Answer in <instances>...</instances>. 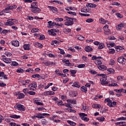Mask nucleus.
Instances as JSON below:
<instances>
[{
    "label": "nucleus",
    "instance_id": "f257e3e1",
    "mask_svg": "<svg viewBox=\"0 0 126 126\" xmlns=\"http://www.w3.org/2000/svg\"><path fill=\"white\" fill-rule=\"evenodd\" d=\"M65 19L67 22H65L64 24L66 26H70L73 25V21H72V18L68 17L67 16L64 17Z\"/></svg>",
    "mask_w": 126,
    "mask_h": 126
},
{
    "label": "nucleus",
    "instance_id": "f03ea898",
    "mask_svg": "<svg viewBox=\"0 0 126 126\" xmlns=\"http://www.w3.org/2000/svg\"><path fill=\"white\" fill-rule=\"evenodd\" d=\"M31 11L33 12V13H39L40 11H41V9L39 8L38 7L33 6L32 5V7H31Z\"/></svg>",
    "mask_w": 126,
    "mask_h": 126
},
{
    "label": "nucleus",
    "instance_id": "7ed1b4c3",
    "mask_svg": "<svg viewBox=\"0 0 126 126\" xmlns=\"http://www.w3.org/2000/svg\"><path fill=\"white\" fill-rule=\"evenodd\" d=\"M107 75H105L102 78L100 79V83L102 85H107L109 84V82L107 81Z\"/></svg>",
    "mask_w": 126,
    "mask_h": 126
},
{
    "label": "nucleus",
    "instance_id": "20e7f679",
    "mask_svg": "<svg viewBox=\"0 0 126 126\" xmlns=\"http://www.w3.org/2000/svg\"><path fill=\"white\" fill-rule=\"evenodd\" d=\"M117 61L118 62V63H122V64H125V63H126V59H125V58L124 57H119L118 59H117Z\"/></svg>",
    "mask_w": 126,
    "mask_h": 126
},
{
    "label": "nucleus",
    "instance_id": "39448f33",
    "mask_svg": "<svg viewBox=\"0 0 126 126\" xmlns=\"http://www.w3.org/2000/svg\"><path fill=\"white\" fill-rule=\"evenodd\" d=\"M12 45L14 46V47H19V42L18 40H14L11 42Z\"/></svg>",
    "mask_w": 126,
    "mask_h": 126
},
{
    "label": "nucleus",
    "instance_id": "423d86ee",
    "mask_svg": "<svg viewBox=\"0 0 126 126\" xmlns=\"http://www.w3.org/2000/svg\"><path fill=\"white\" fill-rule=\"evenodd\" d=\"M18 108V110L19 111H25V109L24 108V106L21 104H18L17 106Z\"/></svg>",
    "mask_w": 126,
    "mask_h": 126
},
{
    "label": "nucleus",
    "instance_id": "0eeeda50",
    "mask_svg": "<svg viewBox=\"0 0 126 126\" xmlns=\"http://www.w3.org/2000/svg\"><path fill=\"white\" fill-rule=\"evenodd\" d=\"M86 6L87 7H96V6H97V5H96V4H93V3H88L86 4Z\"/></svg>",
    "mask_w": 126,
    "mask_h": 126
},
{
    "label": "nucleus",
    "instance_id": "6e6552de",
    "mask_svg": "<svg viewBox=\"0 0 126 126\" xmlns=\"http://www.w3.org/2000/svg\"><path fill=\"white\" fill-rule=\"evenodd\" d=\"M98 69L100 70H102V71H104V70H106V69H107V66L104 65H100L98 66Z\"/></svg>",
    "mask_w": 126,
    "mask_h": 126
},
{
    "label": "nucleus",
    "instance_id": "1a4fd4ad",
    "mask_svg": "<svg viewBox=\"0 0 126 126\" xmlns=\"http://www.w3.org/2000/svg\"><path fill=\"white\" fill-rule=\"evenodd\" d=\"M126 25L125 23H122L118 25L117 27H116L117 29H121L122 27H126Z\"/></svg>",
    "mask_w": 126,
    "mask_h": 126
},
{
    "label": "nucleus",
    "instance_id": "9d476101",
    "mask_svg": "<svg viewBox=\"0 0 126 126\" xmlns=\"http://www.w3.org/2000/svg\"><path fill=\"white\" fill-rule=\"evenodd\" d=\"M85 51H86V52H91V51H93V49L92 48V47L88 46L85 48Z\"/></svg>",
    "mask_w": 126,
    "mask_h": 126
},
{
    "label": "nucleus",
    "instance_id": "9b49d317",
    "mask_svg": "<svg viewBox=\"0 0 126 126\" xmlns=\"http://www.w3.org/2000/svg\"><path fill=\"white\" fill-rule=\"evenodd\" d=\"M48 8H50L53 12H56V11H58V9L54 6H48Z\"/></svg>",
    "mask_w": 126,
    "mask_h": 126
},
{
    "label": "nucleus",
    "instance_id": "f8f14e48",
    "mask_svg": "<svg viewBox=\"0 0 126 126\" xmlns=\"http://www.w3.org/2000/svg\"><path fill=\"white\" fill-rule=\"evenodd\" d=\"M44 95H54L55 92L52 91H47L44 93Z\"/></svg>",
    "mask_w": 126,
    "mask_h": 126
},
{
    "label": "nucleus",
    "instance_id": "ddd939ff",
    "mask_svg": "<svg viewBox=\"0 0 126 126\" xmlns=\"http://www.w3.org/2000/svg\"><path fill=\"white\" fill-rule=\"evenodd\" d=\"M115 48L116 49L117 52H120V51H122V50H124V48L120 46H115Z\"/></svg>",
    "mask_w": 126,
    "mask_h": 126
},
{
    "label": "nucleus",
    "instance_id": "4468645a",
    "mask_svg": "<svg viewBox=\"0 0 126 126\" xmlns=\"http://www.w3.org/2000/svg\"><path fill=\"white\" fill-rule=\"evenodd\" d=\"M3 61L4 63H11V60L7 58H3Z\"/></svg>",
    "mask_w": 126,
    "mask_h": 126
},
{
    "label": "nucleus",
    "instance_id": "2eb2a0df",
    "mask_svg": "<svg viewBox=\"0 0 126 126\" xmlns=\"http://www.w3.org/2000/svg\"><path fill=\"white\" fill-rule=\"evenodd\" d=\"M92 107L94 109H100L101 106L100 104H93Z\"/></svg>",
    "mask_w": 126,
    "mask_h": 126
},
{
    "label": "nucleus",
    "instance_id": "dca6fc26",
    "mask_svg": "<svg viewBox=\"0 0 126 126\" xmlns=\"http://www.w3.org/2000/svg\"><path fill=\"white\" fill-rule=\"evenodd\" d=\"M63 31L65 33V34H67V33H69V32H71V29L65 28L63 30Z\"/></svg>",
    "mask_w": 126,
    "mask_h": 126
},
{
    "label": "nucleus",
    "instance_id": "f3484780",
    "mask_svg": "<svg viewBox=\"0 0 126 126\" xmlns=\"http://www.w3.org/2000/svg\"><path fill=\"white\" fill-rule=\"evenodd\" d=\"M67 123H68V124H69L70 126H76V123H75L71 121L68 120L67 121Z\"/></svg>",
    "mask_w": 126,
    "mask_h": 126
},
{
    "label": "nucleus",
    "instance_id": "a211bd4d",
    "mask_svg": "<svg viewBox=\"0 0 126 126\" xmlns=\"http://www.w3.org/2000/svg\"><path fill=\"white\" fill-rule=\"evenodd\" d=\"M77 38V39H78V40H80V41H84L85 39V38L82 35H78Z\"/></svg>",
    "mask_w": 126,
    "mask_h": 126
},
{
    "label": "nucleus",
    "instance_id": "6ab92c4d",
    "mask_svg": "<svg viewBox=\"0 0 126 126\" xmlns=\"http://www.w3.org/2000/svg\"><path fill=\"white\" fill-rule=\"evenodd\" d=\"M72 86H74V87H77V88H79L80 87V85H79V83L75 82L73 84Z\"/></svg>",
    "mask_w": 126,
    "mask_h": 126
},
{
    "label": "nucleus",
    "instance_id": "aec40b11",
    "mask_svg": "<svg viewBox=\"0 0 126 126\" xmlns=\"http://www.w3.org/2000/svg\"><path fill=\"white\" fill-rule=\"evenodd\" d=\"M104 48H105V45L103 43H100L99 44V46L98 47L99 50H102V49Z\"/></svg>",
    "mask_w": 126,
    "mask_h": 126
},
{
    "label": "nucleus",
    "instance_id": "412c9836",
    "mask_svg": "<svg viewBox=\"0 0 126 126\" xmlns=\"http://www.w3.org/2000/svg\"><path fill=\"white\" fill-rule=\"evenodd\" d=\"M24 50H30V45L29 44H25L24 45Z\"/></svg>",
    "mask_w": 126,
    "mask_h": 126
},
{
    "label": "nucleus",
    "instance_id": "4be33fe9",
    "mask_svg": "<svg viewBox=\"0 0 126 126\" xmlns=\"http://www.w3.org/2000/svg\"><path fill=\"white\" fill-rule=\"evenodd\" d=\"M36 116H35L36 118L37 119H43L44 118V116H42L41 113L36 114Z\"/></svg>",
    "mask_w": 126,
    "mask_h": 126
},
{
    "label": "nucleus",
    "instance_id": "5701e85b",
    "mask_svg": "<svg viewBox=\"0 0 126 126\" xmlns=\"http://www.w3.org/2000/svg\"><path fill=\"white\" fill-rule=\"evenodd\" d=\"M34 45H35V47H38L39 48H43V45L41 43H39L38 42H35Z\"/></svg>",
    "mask_w": 126,
    "mask_h": 126
},
{
    "label": "nucleus",
    "instance_id": "b1692460",
    "mask_svg": "<svg viewBox=\"0 0 126 126\" xmlns=\"http://www.w3.org/2000/svg\"><path fill=\"white\" fill-rule=\"evenodd\" d=\"M10 117L12 118L13 119H20V116L16 115H11Z\"/></svg>",
    "mask_w": 126,
    "mask_h": 126
},
{
    "label": "nucleus",
    "instance_id": "393cba45",
    "mask_svg": "<svg viewBox=\"0 0 126 126\" xmlns=\"http://www.w3.org/2000/svg\"><path fill=\"white\" fill-rule=\"evenodd\" d=\"M81 12H88L89 11L88 9H87V8L86 7L82 8L81 10Z\"/></svg>",
    "mask_w": 126,
    "mask_h": 126
},
{
    "label": "nucleus",
    "instance_id": "a878e982",
    "mask_svg": "<svg viewBox=\"0 0 126 126\" xmlns=\"http://www.w3.org/2000/svg\"><path fill=\"white\" fill-rule=\"evenodd\" d=\"M49 34V35H52V36H56V35H57V33H56V32H55L53 31H51V30L48 31Z\"/></svg>",
    "mask_w": 126,
    "mask_h": 126
},
{
    "label": "nucleus",
    "instance_id": "bb28decb",
    "mask_svg": "<svg viewBox=\"0 0 126 126\" xmlns=\"http://www.w3.org/2000/svg\"><path fill=\"white\" fill-rule=\"evenodd\" d=\"M81 89H82V91H83V92H85V93H86L87 92V88L84 87V86H82L81 87Z\"/></svg>",
    "mask_w": 126,
    "mask_h": 126
},
{
    "label": "nucleus",
    "instance_id": "cd10ccee",
    "mask_svg": "<svg viewBox=\"0 0 126 126\" xmlns=\"http://www.w3.org/2000/svg\"><path fill=\"white\" fill-rule=\"evenodd\" d=\"M57 23H52L51 24H49L48 25V28H52V26H55V25H56Z\"/></svg>",
    "mask_w": 126,
    "mask_h": 126
},
{
    "label": "nucleus",
    "instance_id": "c85d7f7f",
    "mask_svg": "<svg viewBox=\"0 0 126 126\" xmlns=\"http://www.w3.org/2000/svg\"><path fill=\"white\" fill-rule=\"evenodd\" d=\"M31 87H33V88L36 89V88L37 87V83L36 82H33L32 84Z\"/></svg>",
    "mask_w": 126,
    "mask_h": 126
},
{
    "label": "nucleus",
    "instance_id": "c756f323",
    "mask_svg": "<svg viewBox=\"0 0 126 126\" xmlns=\"http://www.w3.org/2000/svg\"><path fill=\"white\" fill-rule=\"evenodd\" d=\"M95 64H102L103 63H102V62H101L100 60H96L95 61Z\"/></svg>",
    "mask_w": 126,
    "mask_h": 126
},
{
    "label": "nucleus",
    "instance_id": "7c9ffc66",
    "mask_svg": "<svg viewBox=\"0 0 126 126\" xmlns=\"http://www.w3.org/2000/svg\"><path fill=\"white\" fill-rule=\"evenodd\" d=\"M17 72H18L19 73H22V72H24V70L22 69L21 68H19L17 70Z\"/></svg>",
    "mask_w": 126,
    "mask_h": 126
},
{
    "label": "nucleus",
    "instance_id": "2f4dec72",
    "mask_svg": "<svg viewBox=\"0 0 126 126\" xmlns=\"http://www.w3.org/2000/svg\"><path fill=\"white\" fill-rule=\"evenodd\" d=\"M79 115L81 118H84V117H87V114L83 113H79Z\"/></svg>",
    "mask_w": 126,
    "mask_h": 126
},
{
    "label": "nucleus",
    "instance_id": "473e14b6",
    "mask_svg": "<svg viewBox=\"0 0 126 126\" xmlns=\"http://www.w3.org/2000/svg\"><path fill=\"white\" fill-rule=\"evenodd\" d=\"M123 90H124V89H120L119 90L115 89L114 91H115V92H117V93H122V92H123Z\"/></svg>",
    "mask_w": 126,
    "mask_h": 126
},
{
    "label": "nucleus",
    "instance_id": "72a5a7b5",
    "mask_svg": "<svg viewBox=\"0 0 126 126\" xmlns=\"http://www.w3.org/2000/svg\"><path fill=\"white\" fill-rule=\"evenodd\" d=\"M25 97V95L24 94L21 93L19 94L18 98L21 99L22 98H24Z\"/></svg>",
    "mask_w": 126,
    "mask_h": 126
},
{
    "label": "nucleus",
    "instance_id": "f704fd0d",
    "mask_svg": "<svg viewBox=\"0 0 126 126\" xmlns=\"http://www.w3.org/2000/svg\"><path fill=\"white\" fill-rule=\"evenodd\" d=\"M78 68H83V67H85V64H80L77 66Z\"/></svg>",
    "mask_w": 126,
    "mask_h": 126
},
{
    "label": "nucleus",
    "instance_id": "c9c22d12",
    "mask_svg": "<svg viewBox=\"0 0 126 126\" xmlns=\"http://www.w3.org/2000/svg\"><path fill=\"white\" fill-rule=\"evenodd\" d=\"M93 21H94V20H93V19H87L86 20V22H88V23H91V22H93Z\"/></svg>",
    "mask_w": 126,
    "mask_h": 126
},
{
    "label": "nucleus",
    "instance_id": "e433bc0d",
    "mask_svg": "<svg viewBox=\"0 0 126 126\" xmlns=\"http://www.w3.org/2000/svg\"><path fill=\"white\" fill-rule=\"evenodd\" d=\"M10 10L9 7L5 8V9L3 10V12H5V13H8V11Z\"/></svg>",
    "mask_w": 126,
    "mask_h": 126
},
{
    "label": "nucleus",
    "instance_id": "4c0bfd02",
    "mask_svg": "<svg viewBox=\"0 0 126 126\" xmlns=\"http://www.w3.org/2000/svg\"><path fill=\"white\" fill-rule=\"evenodd\" d=\"M40 76L38 74L32 75V78H35L36 77H37V78H40Z\"/></svg>",
    "mask_w": 126,
    "mask_h": 126
},
{
    "label": "nucleus",
    "instance_id": "58836bf2",
    "mask_svg": "<svg viewBox=\"0 0 126 126\" xmlns=\"http://www.w3.org/2000/svg\"><path fill=\"white\" fill-rule=\"evenodd\" d=\"M79 15H81L82 16H90V14H84L82 13H79Z\"/></svg>",
    "mask_w": 126,
    "mask_h": 126
},
{
    "label": "nucleus",
    "instance_id": "ea45409f",
    "mask_svg": "<svg viewBox=\"0 0 126 126\" xmlns=\"http://www.w3.org/2000/svg\"><path fill=\"white\" fill-rule=\"evenodd\" d=\"M104 34H105V35H109L111 34V31H110V30H107V31L105 30Z\"/></svg>",
    "mask_w": 126,
    "mask_h": 126
},
{
    "label": "nucleus",
    "instance_id": "a19ab883",
    "mask_svg": "<svg viewBox=\"0 0 126 126\" xmlns=\"http://www.w3.org/2000/svg\"><path fill=\"white\" fill-rule=\"evenodd\" d=\"M54 44H56V45H58L60 44V41L57 40H53L52 42V45H54Z\"/></svg>",
    "mask_w": 126,
    "mask_h": 126
},
{
    "label": "nucleus",
    "instance_id": "79ce46f5",
    "mask_svg": "<svg viewBox=\"0 0 126 126\" xmlns=\"http://www.w3.org/2000/svg\"><path fill=\"white\" fill-rule=\"evenodd\" d=\"M67 13H68L69 14H71V15H72L74 16H76V13L74 12H71V11L67 12Z\"/></svg>",
    "mask_w": 126,
    "mask_h": 126
},
{
    "label": "nucleus",
    "instance_id": "37998d69",
    "mask_svg": "<svg viewBox=\"0 0 126 126\" xmlns=\"http://www.w3.org/2000/svg\"><path fill=\"white\" fill-rule=\"evenodd\" d=\"M8 7H9V9H10V10H11V9L16 8L17 6L16 5H10Z\"/></svg>",
    "mask_w": 126,
    "mask_h": 126
},
{
    "label": "nucleus",
    "instance_id": "c03bdc74",
    "mask_svg": "<svg viewBox=\"0 0 126 126\" xmlns=\"http://www.w3.org/2000/svg\"><path fill=\"white\" fill-rule=\"evenodd\" d=\"M116 15H117V16H118L119 18H123V17H124L123 15H122L121 13H116Z\"/></svg>",
    "mask_w": 126,
    "mask_h": 126
},
{
    "label": "nucleus",
    "instance_id": "a18cd8bd",
    "mask_svg": "<svg viewBox=\"0 0 126 126\" xmlns=\"http://www.w3.org/2000/svg\"><path fill=\"white\" fill-rule=\"evenodd\" d=\"M81 119L83 120V121H85L86 122H88V121H89V118H87V117H81Z\"/></svg>",
    "mask_w": 126,
    "mask_h": 126
},
{
    "label": "nucleus",
    "instance_id": "49530a36",
    "mask_svg": "<svg viewBox=\"0 0 126 126\" xmlns=\"http://www.w3.org/2000/svg\"><path fill=\"white\" fill-rule=\"evenodd\" d=\"M12 65H13V66H17V65H18V63H17V62H12Z\"/></svg>",
    "mask_w": 126,
    "mask_h": 126
},
{
    "label": "nucleus",
    "instance_id": "de8ad7c7",
    "mask_svg": "<svg viewBox=\"0 0 126 126\" xmlns=\"http://www.w3.org/2000/svg\"><path fill=\"white\" fill-rule=\"evenodd\" d=\"M114 63H115V61L111 59L110 60L109 64H110V65H114Z\"/></svg>",
    "mask_w": 126,
    "mask_h": 126
},
{
    "label": "nucleus",
    "instance_id": "09e8293b",
    "mask_svg": "<svg viewBox=\"0 0 126 126\" xmlns=\"http://www.w3.org/2000/svg\"><path fill=\"white\" fill-rule=\"evenodd\" d=\"M47 123H48V122L45 119H42V125H47Z\"/></svg>",
    "mask_w": 126,
    "mask_h": 126
},
{
    "label": "nucleus",
    "instance_id": "8fccbe9b",
    "mask_svg": "<svg viewBox=\"0 0 126 126\" xmlns=\"http://www.w3.org/2000/svg\"><path fill=\"white\" fill-rule=\"evenodd\" d=\"M108 71L109 72H110V73H115V70L112 68H110L108 70Z\"/></svg>",
    "mask_w": 126,
    "mask_h": 126
},
{
    "label": "nucleus",
    "instance_id": "3c124183",
    "mask_svg": "<svg viewBox=\"0 0 126 126\" xmlns=\"http://www.w3.org/2000/svg\"><path fill=\"white\" fill-rule=\"evenodd\" d=\"M70 72L71 74H75V73H76L77 71L76 70H70Z\"/></svg>",
    "mask_w": 126,
    "mask_h": 126
},
{
    "label": "nucleus",
    "instance_id": "603ef678",
    "mask_svg": "<svg viewBox=\"0 0 126 126\" xmlns=\"http://www.w3.org/2000/svg\"><path fill=\"white\" fill-rule=\"evenodd\" d=\"M32 6L37 7L38 6V3H37V2H33V4H31V7H32Z\"/></svg>",
    "mask_w": 126,
    "mask_h": 126
},
{
    "label": "nucleus",
    "instance_id": "864d4df0",
    "mask_svg": "<svg viewBox=\"0 0 126 126\" xmlns=\"http://www.w3.org/2000/svg\"><path fill=\"white\" fill-rule=\"evenodd\" d=\"M28 94H29L30 95H35L36 94V93L33 91H30L28 92Z\"/></svg>",
    "mask_w": 126,
    "mask_h": 126
},
{
    "label": "nucleus",
    "instance_id": "5fc2aeb1",
    "mask_svg": "<svg viewBox=\"0 0 126 126\" xmlns=\"http://www.w3.org/2000/svg\"><path fill=\"white\" fill-rule=\"evenodd\" d=\"M38 31H39V29H32V33L36 32H38Z\"/></svg>",
    "mask_w": 126,
    "mask_h": 126
},
{
    "label": "nucleus",
    "instance_id": "6e6d98bb",
    "mask_svg": "<svg viewBox=\"0 0 126 126\" xmlns=\"http://www.w3.org/2000/svg\"><path fill=\"white\" fill-rule=\"evenodd\" d=\"M58 50H59V51H60V54H61V55H64V51L63 49L59 48Z\"/></svg>",
    "mask_w": 126,
    "mask_h": 126
},
{
    "label": "nucleus",
    "instance_id": "4d7b16f0",
    "mask_svg": "<svg viewBox=\"0 0 126 126\" xmlns=\"http://www.w3.org/2000/svg\"><path fill=\"white\" fill-rule=\"evenodd\" d=\"M108 86H113V87L119 86V85H118V84H117V83H112L111 84H109Z\"/></svg>",
    "mask_w": 126,
    "mask_h": 126
},
{
    "label": "nucleus",
    "instance_id": "13d9d810",
    "mask_svg": "<svg viewBox=\"0 0 126 126\" xmlns=\"http://www.w3.org/2000/svg\"><path fill=\"white\" fill-rule=\"evenodd\" d=\"M55 20H56V21L61 22V21H63V18H56V19H55Z\"/></svg>",
    "mask_w": 126,
    "mask_h": 126
},
{
    "label": "nucleus",
    "instance_id": "bf43d9fd",
    "mask_svg": "<svg viewBox=\"0 0 126 126\" xmlns=\"http://www.w3.org/2000/svg\"><path fill=\"white\" fill-rule=\"evenodd\" d=\"M119 121H126V117H121L118 119Z\"/></svg>",
    "mask_w": 126,
    "mask_h": 126
},
{
    "label": "nucleus",
    "instance_id": "052dcab7",
    "mask_svg": "<svg viewBox=\"0 0 126 126\" xmlns=\"http://www.w3.org/2000/svg\"><path fill=\"white\" fill-rule=\"evenodd\" d=\"M39 39V40H44V39H45V35L41 34V35H40Z\"/></svg>",
    "mask_w": 126,
    "mask_h": 126
},
{
    "label": "nucleus",
    "instance_id": "680f3d73",
    "mask_svg": "<svg viewBox=\"0 0 126 126\" xmlns=\"http://www.w3.org/2000/svg\"><path fill=\"white\" fill-rule=\"evenodd\" d=\"M5 55H6L7 57H10V56H11V54L10 53V52H5Z\"/></svg>",
    "mask_w": 126,
    "mask_h": 126
},
{
    "label": "nucleus",
    "instance_id": "e2e57ef3",
    "mask_svg": "<svg viewBox=\"0 0 126 126\" xmlns=\"http://www.w3.org/2000/svg\"><path fill=\"white\" fill-rule=\"evenodd\" d=\"M123 124H126V122H117L115 123V125H123Z\"/></svg>",
    "mask_w": 126,
    "mask_h": 126
},
{
    "label": "nucleus",
    "instance_id": "0e129e2a",
    "mask_svg": "<svg viewBox=\"0 0 126 126\" xmlns=\"http://www.w3.org/2000/svg\"><path fill=\"white\" fill-rule=\"evenodd\" d=\"M120 4H121L118 2H114L113 3H112L113 5L119 6V5H120Z\"/></svg>",
    "mask_w": 126,
    "mask_h": 126
},
{
    "label": "nucleus",
    "instance_id": "69168bd1",
    "mask_svg": "<svg viewBox=\"0 0 126 126\" xmlns=\"http://www.w3.org/2000/svg\"><path fill=\"white\" fill-rule=\"evenodd\" d=\"M109 54H115V49H110V51H109Z\"/></svg>",
    "mask_w": 126,
    "mask_h": 126
},
{
    "label": "nucleus",
    "instance_id": "338daca9",
    "mask_svg": "<svg viewBox=\"0 0 126 126\" xmlns=\"http://www.w3.org/2000/svg\"><path fill=\"white\" fill-rule=\"evenodd\" d=\"M91 73H92V74H97V73L96 72V71L94 70H92L90 71Z\"/></svg>",
    "mask_w": 126,
    "mask_h": 126
},
{
    "label": "nucleus",
    "instance_id": "774afa93",
    "mask_svg": "<svg viewBox=\"0 0 126 126\" xmlns=\"http://www.w3.org/2000/svg\"><path fill=\"white\" fill-rule=\"evenodd\" d=\"M108 28H109V26L106 25H105L104 27H103V29H104V31H105V30H108Z\"/></svg>",
    "mask_w": 126,
    "mask_h": 126
}]
</instances>
